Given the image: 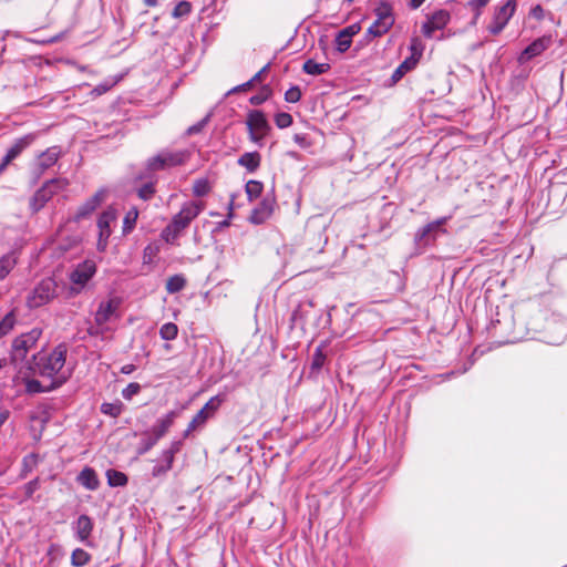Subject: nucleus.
Here are the masks:
<instances>
[{
	"label": "nucleus",
	"mask_w": 567,
	"mask_h": 567,
	"mask_svg": "<svg viewBox=\"0 0 567 567\" xmlns=\"http://www.w3.org/2000/svg\"><path fill=\"white\" fill-rule=\"evenodd\" d=\"M66 348L59 344L50 351H41L33 355L29 369L41 377H55L65 363Z\"/></svg>",
	"instance_id": "nucleus-1"
},
{
	"label": "nucleus",
	"mask_w": 567,
	"mask_h": 567,
	"mask_svg": "<svg viewBox=\"0 0 567 567\" xmlns=\"http://www.w3.org/2000/svg\"><path fill=\"white\" fill-rule=\"evenodd\" d=\"M120 305L121 299L117 297H110L105 300H102L95 312V324L89 329V333L92 336H99L110 331L109 323L113 319L117 318Z\"/></svg>",
	"instance_id": "nucleus-2"
},
{
	"label": "nucleus",
	"mask_w": 567,
	"mask_h": 567,
	"mask_svg": "<svg viewBox=\"0 0 567 567\" xmlns=\"http://www.w3.org/2000/svg\"><path fill=\"white\" fill-rule=\"evenodd\" d=\"M516 8V0H506L504 3L496 6L487 25V31L493 35L499 34L514 16Z\"/></svg>",
	"instance_id": "nucleus-3"
},
{
	"label": "nucleus",
	"mask_w": 567,
	"mask_h": 567,
	"mask_svg": "<svg viewBox=\"0 0 567 567\" xmlns=\"http://www.w3.org/2000/svg\"><path fill=\"white\" fill-rule=\"evenodd\" d=\"M117 212L113 207H107L97 218V250L105 251L109 245V238L112 235V225L116 223Z\"/></svg>",
	"instance_id": "nucleus-4"
},
{
	"label": "nucleus",
	"mask_w": 567,
	"mask_h": 567,
	"mask_svg": "<svg viewBox=\"0 0 567 567\" xmlns=\"http://www.w3.org/2000/svg\"><path fill=\"white\" fill-rule=\"evenodd\" d=\"M377 20L369 28L368 33L372 37H381L386 33L394 23L392 8L388 3H380L375 9Z\"/></svg>",
	"instance_id": "nucleus-5"
},
{
	"label": "nucleus",
	"mask_w": 567,
	"mask_h": 567,
	"mask_svg": "<svg viewBox=\"0 0 567 567\" xmlns=\"http://www.w3.org/2000/svg\"><path fill=\"white\" fill-rule=\"evenodd\" d=\"M249 137L254 143H260V141L268 134L270 126L265 116L260 111H250L247 115L246 121Z\"/></svg>",
	"instance_id": "nucleus-6"
},
{
	"label": "nucleus",
	"mask_w": 567,
	"mask_h": 567,
	"mask_svg": "<svg viewBox=\"0 0 567 567\" xmlns=\"http://www.w3.org/2000/svg\"><path fill=\"white\" fill-rule=\"evenodd\" d=\"M41 332L32 330L17 338L12 344V360L14 362L23 361L28 352L35 347Z\"/></svg>",
	"instance_id": "nucleus-7"
},
{
	"label": "nucleus",
	"mask_w": 567,
	"mask_h": 567,
	"mask_svg": "<svg viewBox=\"0 0 567 567\" xmlns=\"http://www.w3.org/2000/svg\"><path fill=\"white\" fill-rule=\"evenodd\" d=\"M56 285L53 279H43L28 298L31 308L40 307L49 302L55 296Z\"/></svg>",
	"instance_id": "nucleus-8"
},
{
	"label": "nucleus",
	"mask_w": 567,
	"mask_h": 567,
	"mask_svg": "<svg viewBox=\"0 0 567 567\" xmlns=\"http://www.w3.org/2000/svg\"><path fill=\"white\" fill-rule=\"evenodd\" d=\"M68 182L62 178L52 179L43 185L33 196L31 205L34 210H39L44 204L59 190L64 189Z\"/></svg>",
	"instance_id": "nucleus-9"
},
{
	"label": "nucleus",
	"mask_w": 567,
	"mask_h": 567,
	"mask_svg": "<svg viewBox=\"0 0 567 567\" xmlns=\"http://www.w3.org/2000/svg\"><path fill=\"white\" fill-rule=\"evenodd\" d=\"M204 205L202 202L186 203L183 205L179 213L173 217L171 223L175 228L182 231L202 213Z\"/></svg>",
	"instance_id": "nucleus-10"
},
{
	"label": "nucleus",
	"mask_w": 567,
	"mask_h": 567,
	"mask_svg": "<svg viewBox=\"0 0 567 567\" xmlns=\"http://www.w3.org/2000/svg\"><path fill=\"white\" fill-rule=\"evenodd\" d=\"M185 152H162L150 158L148 167L152 171L164 169L183 164L186 161Z\"/></svg>",
	"instance_id": "nucleus-11"
},
{
	"label": "nucleus",
	"mask_w": 567,
	"mask_h": 567,
	"mask_svg": "<svg viewBox=\"0 0 567 567\" xmlns=\"http://www.w3.org/2000/svg\"><path fill=\"white\" fill-rule=\"evenodd\" d=\"M107 192L105 189L97 190L93 196L86 199L74 213L72 219L80 221L92 215V213L106 199Z\"/></svg>",
	"instance_id": "nucleus-12"
},
{
	"label": "nucleus",
	"mask_w": 567,
	"mask_h": 567,
	"mask_svg": "<svg viewBox=\"0 0 567 567\" xmlns=\"http://www.w3.org/2000/svg\"><path fill=\"white\" fill-rule=\"evenodd\" d=\"M451 14L446 10H437L430 14L422 25V32L426 38H431L436 30H442L450 22Z\"/></svg>",
	"instance_id": "nucleus-13"
},
{
	"label": "nucleus",
	"mask_w": 567,
	"mask_h": 567,
	"mask_svg": "<svg viewBox=\"0 0 567 567\" xmlns=\"http://www.w3.org/2000/svg\"><path fill=\"white\" fill-rule=\"evenodd\" d=\"M182 442L175 441L171 444V446L163 451L161 456V463L155 465L152 470V475L154 477L162 476L166 474L173 466L175 455L181 451Z\"/></svg>",
	"instance_id": "nucleus-14"
},
{
	"label": "nucleus",
	"mask_w": 567,
	"mask_h": 567,
	"mask_svg": "<svg viewBox=\"0 0 567 567\" xmlns=\"http://www.w3.org/2000/svg\"><path fill=\"white\" fill-rule=\"evenodd\" d=\"M96 271L95 262L92 260H85L71 272L70 279L76 290L82 289L86 282L93 277Z\"/></svg>",
	"instance_id": "nucleus-15"
},
{
	"label": "nucleus",
	"mask_w": 567,
	"mask_h": 567,
	"mask_svg": "<svg viewBox=\"0 0 567 567\" xmlns=\"http://www.w3.org/2000/svg\"><path fill=\"white\" fill-rule=\"evenodd\" d=\"M551 43V37H542L532 42L519 55V63H525L543 53Z\"/></svg>",
	"instance_id": "nucleus-16"
},
{
	"label": "nucleus",
	"mask_w": 567,
	"mask_h": 567,
	"mask_svg": "<svg viewBox=\"0 0 567 567\" xmlns=\"http://www.w3.org/2000/svg\"><path fill=\"white\" fill-rule=\"evenodd\" d=\"M74 529L78 539L86 543L93 530V523L89 516L81 515L74 524Z\"/></svg>",
	"instance_id": "nucleus-17"
},
{
	"label": "nucleus",
	"mask_w": 567,
	"mask_h": 567,
	"mask_svg": "<svg viewBox=\"0 0 567 567\" xmlns=\"http://www.w3.org/2000/svg\"><path fill=\"white\" fill-rule=\"evenodd\" d=\"M31 143V137L24 136L18 140L7 152L3 161L0 165V171H2L11 161H13L29 144Z\"/></svg>",
	"instance_id": "nucleus-18"
},
{
	"label": "nucleus",
	"mask_w": 567,
	"mask_h": 567,
	"mask_svg": "<svg viewBox=\"0 0 567 567\" xmlns=\"http://www.w3.org/2000/svg\"><path fill=\"white\" fill-rule=\"evenodd\" d=\"M78 482L89 491H95L99 488L100 481L95 471L91 467H84L78 475Z\"/></svg>",
	"instance_id": "nucleus-19"
},
{
	"label": "nucleus",
	"mask_w": 567,
	"mask_h": 567,
	"mask_svg": "<svg viewBox=\"0 0 567 567\" xmlns=\"http://www.w3.org/2000/svg\"><path fill=\"white\" fill-rule=\"evenodd\" d=\"M175 416V412H169L164 417L159 419L152 429V436L156 440H159L162 436H164L168 429L173 425Z\"/></svg>",
	"instance_id": "nucleus-20"
},
{
	"label": "nucleus",
	"mask_w": 567,
	"mask_h": 567,
	"mask_svg": "<svg viewBox=\"0 0 567 567\" xmlns=\"http://www.w3.org/2000/svg\"><path fill=\"white\" fill-rule=\"evenodd\" d=\"M238 164L249 172H255L260 165V155L257 152L244 153L238 158Z\"/></svg>",
	"instance_id": "nucleus-21"
},
{
	"label": "nucleus",
	"mask_w": 567,
	"mask_h": 567,
	"mask_svg": "<svg viewBox=\"0 0 567 567\" xmlns=\"http://www.w3.org/2000/svg\"><path fill=\"white\" fill-rule=\"evenodd\" d=\"M271 213L272 204L264 200L261 205L251 213L250 220L254 224H261L271 215Z\"/></svg>",
	"instance_id": "nucleus-22"
},
{
	"label": "nucleus",
	"mask_w": 567,
	"mask_h": 567,
	"mask_svg": "<svg viewBox=\"0 0 567 567\" xmlns=\"http://www.w3.org/2000/svg\"><path fill=\"white\" fill-rule=\"evenodd\" d=\"M330 65L328 63H318L313 60H307L303 63L302 70L310 75H320L328 72Z\"/></svg>",
	"instance_id": "nucleus-23"
},
{
	"label": "nucleus",
	"mask_w": 567,
	"mask_h": 567,
	"mask_svg": "<svg viewBox=\"0 0 567 567\" xmlns=\"http://www.w3.org/2000/svg\"><path fill=\"white\" fill-rule=\"evenodd\" d=\"M59 154L60 152L56 147L47 150L39 156L40 166L43 168L52 166L58 161Z\"/></svg>",
	"instance_id": "nucleus-24"
},
{
	"label": "nucleus",
	"mask_w": 567,
	"mask_h": 567,
	"mask_svg": "<svg viewBox=\"0 0 567 567\" xmlns=\"http://www.w3.org/2000/svg\"><path fill=\"white\" fill-rule=\"evenodd\" d=\"M416 66L414 58H406L393 72L392 79L394 82L401 80L405 73Z\"/></svg>",
	"instance_id": "nucleus-25"
},
{
	"label": "nucleus",
	"mask_w": 567,
	"mask_h": 567,
	"mask_svg": "<svg viewBox=\"0 0 567 567\" xmlns=\"http://www.w3.org/2000/svg\"><path fill=\"white\" fill-rule=\"evenodd\" d=\"M209 417L202 411L199 410L198 413L192 419V421L189 422L185 433H184V436H188L192 432L196 431L197 429L204 426V424L207 422Z\"/></svg>",
	"instance_id": "nucleus-26"
},
{
	"label": "nucleus",
	"mask_w": 567,
	"mask_h": 567,
	"mask_svg": "<svg viewBox=\"0 0 567 567\" xmlns=\"http://www.w3.org/2000/svg\"><path fill=\"white\" fill-rule=\"evenodd\" d=\"M107 483L110 486H124L127 483V476L120 471L109 470L106 472Z\"/></svg>",
	"instance_id": "nucleus-27"
},
{
	"label": "nucleus",
	"mask_w": 567,
	"mask_h": 567,
	"mask_svg": "<svg viewBox=\"0 0 567 567\" xmlns=\"http://www.w3.org/2000/svg\"><path fill=\"white\" fill-rule=\"evenodd\" d=\"M186 285V279L182 275H175L167 279L166 281V290L169 293H175L184 289Z\"/></svg>",
	"instance_id": "nucleus-28"
},
{
	"label": "nucleus",
	"mask_w": 567,
	"mask_h": 567,
	"mask_svg": "<svg viewBox=\"0 0 567 567\" xmlns=\"http://www.w3.org/2000/svg\"><path fill=\"white\" fill-rule=\"evenodd\" d=\"M138 217V212L135 207L131 208L123 219V234L126 235L133 230Z\"/></svg>",
	"instance_id": "nucleus-29"
},
{
	"label": "nucleus",
	"mask_w": 567,
	"mask_h": 567,
	"mask_svg": "<svg viewBox=\"0 0 567 567\" xmlns=\"http://www.w3.org/2000/svg\"><path fill=\"white\" fill-rule=\"evenodd\" d=\"M224 402V396L215 395L208 400V402L200 409L209 419L216 413L221 403Z\"/></svg>",
	"instance_id": "nucleus-30"
},
{
	"label": "nucleus",
	"mask_w": 567,
	"mask_h": 567,
	"mask_svg": "<svg viewBox=\"0 0 567 567\" xmlns=\"http://www.w3.org/2000/svg\"><path fill=\"white\" fill-rule=\"evenodd\" d=\"M446 221V218H441L435 221H432L427 224L425 227H423L416 235L417 240H423L427 236L431 235V233L440 229Z\"/></svg>",
	"instance_id": "nucleus-31"
},
{
	"label": "nucleus",
	"mask_w": 567,
	"mask_h": 567,
	"mask_svg": "<svg viewBox=\"0 0 567 567\" xmlns=\"http://www.w3.org/2000/svg\"><path fill=\"white\" fill-rule=\"evenodd\" d=\"M90 561V555L82 548H76L72 551L71 564L74 567H83Z\"/></svg>",
	"instance_id": "nucleus-32"
},
{
	"label": "nucleus",
	"mask_w": 567,
	"mask_h": 567,
	"mask_svg": "<svg viewBox=\"0 0 567 567\" xmlns=\"http://www.w3.org/2000/svg\"><path fill=\"white\" fill-rule=\"evenodd\" d=\"M262 184L258 181H249L246 184V194L248 196V199L251 202L256 198H258L261 195L262 192Z\"/></svg>",
	"instance_id": "nucleus-33"
},
{
	"label": "nucleus",
	"mask_w": 567,
	"mask_h": 567,
	"mask_svg": "<svg viewBox=\"0 0 567 567\" xmlns=\"http://www.w3.org/2000/svg\"><path fill=\"white\" fill-rule=\"evenodd\" d=\"M16 264L17 260L13 255L3 256L0 259V280L11 271Z\"/></svg>",
	"instance_id": "nucleus-34"
},
{
	"label": "nucleus",
	"mask_w": 567,
	"mask_h": 567,
	"mask_svg": "<svg viewBox=\"0 0 567 567\" xmlns=\"http://www.w3.org/2000/svg\"><path fill=\"white\" fill-rule=\"evenodd\" d=\"M178 328L175 323L168 322L161 327L159 334L162 339L171 341L177 337Z\"/></svg>",
	"instance_id": "nucleus-35"
},
{
	"label": "nucleus",
	"mask_w": 567,
	"mask_h": 567,
	"mask_svg": "<svg viewBox=\"0 0 567 567\" xmlns=\"http://www.w3.org/2000/svg\"><path fill=\"white\" fill-rule=\"evenodd\" d=\"M101 411L104 414H107L110 416L116 417L122 412V403L121 402L103 403L101 405Z\"/></svg>",
	"instance_id": "nucleus-36"
},
{
	"label": "nucleus",
	"mask_w": 567,
	"mask_h": 567,
	"mask_svg": "<svg viewBox=\"0 0 567 567\" xmlns=\"http://www.w3.org/2000/svg\"><path fill=\"white\" fill-rule=\"evenodd\" d=\"M192 11V4L190 2L188 1H179L174 10H173V17L178 19V18H182L184 16H187L189 12Z\"/></svg>",
	"instance_id": "nucleus-37"
},
{
	"label": "nucleus",
	"mask_w": 567,
	"mask_h": 567,
	"mask_svg": "<svg viewBox=\"0 0 567 567\" xmlns=\"http://www.w3.org/2000/svg\"><path fill=\"white\" fill-rule=\"evenodd\" d=\"M181 230H178L177 228H175V226L171 223L169 225H167L164 230L162 231V238L166 241V243H171L173 244L176 238L178 237Z\"/></svg>",
	"instance_id": "nucleus-38"
},
{
	"label": "nucleus",
	"mask_w": 567,
	"mask_h": 567,
	"mask_svg": "<svg viewBox=\"0 0 567 567\" xmlns=\"http://www.w3.org/2000/svg\"><path fill=\"white\" fill-rule=\"evenodd\" d=\"M14 317L12 313H8L0 322V338L8 334L14 326Z\"/></svg>",
	"instance_id": "nucleus-39"
},
{
	"label": "nucleus",
	"mask_w": 567,
	"mask_h": 567,
	"mask_svg": "<svg viewBox=\"0 0 567 567\" xmlns=\"http://www.w3.org/2000/svg\"><path fill=\"white\" fill-rule=\"evenodd\" d=\"M271 95V90L267 86L262 87V90L256 94V95H252L249 100V102L252 104V105H259L261 103H264L265 101H267Z\"/></svg>",
	"instance_id": "nucleus-40"
},
{
	"label": "nucleus",
	"mask_w": 567,
	"mask_h": 567,
	"mask_svg": "<svg viewBox=\"0 0 567 567\" xmlns=\"http://www.w3.org/2000/svg\"><path fill=\"white\" fill-rule=\"evenodd\" d=\"M352 40L348 39L341 31L336 37V48L339 52H346L351 47Z\"/></svg>",
	"instance_id": "nucleus-41"
},
{
	"label": "nucleus",
	"mask_w": 567,
	"mask_h": 567,
	"mask_svg": "<svg viewBox=\"0 0 567 567\" xmlns=\"http://www.w3.org/2000/svg\"><path fill=\"white\" fill-rule=\"evenodd\" d=\"M410 50H411V56L410 58H414L415 59V63L417 64L420 58L422 56V52H423V45H422L421 41L417 38H413L412 39L411 45H410Z\"/></svg>",
	"instance_id": "nucleus-42"
},
{
	"label": "nucleus",
	"mask_w": 567,
	"mask_h": 567,
	"mask_svg": "<svg viewBox=\"0 0 567 567\" xmlns=\"http://www.w3.org/2000/svg\"><path fill=\"white\" fill-rule=\"evenodd\" d=\"M275 123L279 128H286L292 124V116L288 113H278L275 116Z\"/></svg>",
	"instance_id": "nucleus-43"
},
{
	"label": "nucleus",
	"mask_w": 567,
	"mask_h": 567,
	"mask_svg": "<svg viewBox=\"0 0 567 567\" xmlns=\"http://www.w3.org/2000/svg\"><path fill=\"white\" fill-rule=\"evenodd\" d=\"M210 187L206 179H198L194 183L193 192L196 196H204L209 192Z\"/></svg>",
	"instance_id": "nucleus-44"
},
{
	"label": "nucleus",
	"mask_w": 567,
	"mask_h": 567,
	"mask_svg": "<svg viewBox=\"0 0 567 567\" xmlns=\"http://www.w3.org/2000/svg\"><path fill=\"white\" fill-rule=\"evenodd\" d=\"M140 391H141V385L136 382H132L122 391V396L125 400H131Z\"/></svg>",
	"instance_id": "nucleus-45"
},
{
	"label": "nucleus",
	"mask_w": 567,
	"mask_h": 567,
	"mask_svg": "<svg viewBox=\"0 0 567 567\" xmlns=\"http://www.w3.org/2000/svg\"><path fill=\"white\" fill-rule=\"evenodd\" d=\"M301 99V91L298 86H292L285 93V100L289 103H297Z\"/></svg>",
	"instance_id": "nucleus-46"
},
{
	"label": "nucleus",
	"mask_w": 567,
	"mask_h": 567,
	"mask_svg": "<svg viewBox=\"0 0 567 567\" xmlns=\"http://www.w3.org/2000/svg\"><path fill=\"white\" fill-rule=\"evenodd\" d=\"M326 355L323 354L321 348H318L312 358V368L320 369L324 364Z\"/></svg>",
	"instance_id": "nucleus-47"
},
{
	"label": "nucleus",
	"mask_w": 567,
	"mask_h": 567,
	"mask_svg": "<svg viewBox=\"0 0 567 567\" xmlns=\"http://www.w3.org/2000/svg\"><path fill=\"white\" fill-rule=\"evenodd\" d=\"M360 31V27L358 24H351L344 29L341 30V33H343L348 39L352 40V38L358 34Z\"/></svg>",
	"instance_id": "nucleus-48"
},
{
	"label": "nucleus",
	"mask_w": 567,
	"mask_h": 567,
	"mask_svg": "<svg viewBox=\"0 0 567 567\" xmlns=\"http://www.w3.org/2000/svg\"><path fill=\"white\" fill-rule=\"evenodd\" d=\"M47 389H48V388H43V386H41L40 382H39V381H37V380H29V381L27 382V390H28L29 392H33V393H35V392L44 391V390H47Z\"/></svg>",
	"instance_id": "nucleus-49"
},
{
	"label": "nucleus",
	"mask_w": 567,
	"mask_h": 567,
	"mask_svg": "<svg viewBox=\"0 0 567 567\" xmlns=\"http://www.w3.org/2000/svg\"><path fill=\"white\" fill-rule=\"evenodd\" d=\"M489 0H470L468 6L477 10L475 19L480 16V9L485 7Z\"/></svg>",
	"instance_id": "nucleus-50"
},
{
	"label": "nucleus",
	"mask_w": 567,
	"mask_h": 567,
	"mask_svg": "<svg viewBox=\"0 0 567 567\" xmlns=\"http://www.w3.org/2000/svg\"><path fill=\"white\" fill-rule=\"evenodd\" d=\"M529 16L536 20H542L545 16V12L542 6L537 4L534 8H532Z\"/></svg>",
	"instance_id": "nucleus-51"
},
{
	"label": "nucleus",
	"mask_w": 567,
	"mask_h": 567,
	"mask_svg": "<svg viewBox=\"0 0 567 567\" xmlns=\"http://www.w3.org/2000/svg\"><path fill=\"white\" fill-rule=\"evenodd\" d=\"M154 193V188L152 185H145L140 189L138 195L143 199H148Z\"/></svg>",
	"instance_id": "nucleus-52"
},
{
	"label": "nucleus",
	"mask_w": 567,
	"mask_h": 567,
	"mask_svg": "<svg viewBox=\"0 0 567 567\" xmlns=\"http://www.w3.org/2000/svg\"><path fill=\"white\" fill-rule=\"evenodd\" d=\"M209 120V115H207L202 122H199L198 124L196 125H193L188 128V133L189 134H195V133H198L208 122Z\"/></svg>",
	"instance_id": "nucleus-53"
},
{
	"label": "nucleus",
	"mask_w": 567,
	"mask_h": 567,
	"mask_svg": "<svg viewBox=\"0 0 567 567\" xmlns=\"http://www.w3.org/2000/svg\"><path fill=\"white\" fill-rule=\"evenodd\" d=\"M251 85H252V81H248V82H246V83H244V84H241V85H238V86L234 87V89L230 91V93H231V92H241V91H247V90H249V89H250V86H251Z\"/></svg>",
	"instance_id": "nucleus-54"
},
{
	"label": "nucleus",
	"mask_w": 567,
	"mask_h": 567,
	"mask_svg": "<svg viewBox=\"0 0 567 567\" xmlns=\"http://www.w3.org/2000/svg\"><path fill=\"white\" fill-rule=\"evenodd\" d=\"M157 441H158V440H156V439H155V437H153V436H152V437H150V439L145 442V445H144L143 452H146V451H148L150 449H152V447L156 444V442H157Z\"/></svg>",
	"instance_id": "nucleus-55"
},
{
	"label": "nucleus",
	"mask_w": 567,
	"mask_h": 567,
	"mask_svg": "<svg viewBox=\"0 0 567 567\" xmlns=\"http://www.w3.org/2000/svg\"><path fill=\"white\" fill-rule=\"evenodd\" d=\"M134 370H135V367L133 364H126V365L122 367L121 372L124 373V374H130Z\"/></svg>",
	"instance_id": "nucleus-56"
},
{
	"label": "nucleus",
	"mask_w": 567,
	"mask_h": 567,
	"mask_svg": "<svg viewBox=\"0 0 567 567\" xmlns=\"http://www.w3.org/2000/svg\"><path fill=\"white\" fill-rule=\"evenodd\" d=\"M266 70H267V66L261 69L250 81H252V83L261 81V76L266 72Z\"/></svg>",
	"instance_id": "nucleus-57"
},
{
	"label": "nucleus",
	"mask_w": 567,
	"mask_h": 567,
	"mask_svg": "<svg viewBox=\"0 0 567 567\" xmlns=\"http://www.w3.org/2000/svg\"><path fill=\"white\" fill-rule=\"evenodd\" d=\"M425 0H411V7L416 9L419 8Z\"/></svg>",
	"instance_id": "nucleus-58"
},
{
	"label": "nucleus",
	"mask_w": 567,
	"mask_h": 567,
	"mask_svg": "<svg viewBox=\"0 0 567 567\" xmlns=\"http://www.w3.org/2000/svg\"><path fill=\"white\" fill-rule=\"evenodd\" d=\"M110 87L109 86H97L94 89L95 92H97V94H102L104 92H106Z\"/></svg>",
	"instance_id": "nucleus-59"
},
{
	"label": "nucleus",
	"mask_w": 567,
	"mask_h": 567,
	"mask_svg": "<svg viewBox=\"0 0 567 567\" xmlns=\"http://www.w3.org/2000/svg\"><path fill=\"white\" fill-rule=\"evenodd\" d=\"M144 2L148 7H155L157 4L156 0H144Z\"/></svg>",
	"instance_id": "nucleus-60"
},
{
	"label": "nucleus",
	"mask_w": 567,
	"mask_h": 567,
	"mask_svg": "<svg viewBox=\"0 0 567 567\" xmlns=\"http://www.w3.org/2000/svg\"><path fill=\"white\" fill-rule=\"evenodd\" d=\"M33 489H34V486H33L32 484H29V485H28V492H29V494H31V493L33 492Z\"/></svg>",
	"instance_id": "nucleus-61"
},
{
	"label": "nucleus",
	"mask_w": 567,
	"mask_h": 567,
	"mask_svg": "<svg viewBox=\"0 0 567 567\" xmlns=\"http://www.w3.org/2000/svg\"><path fill=\"white\" fill-rule=\"evenodd\" d=\"M7 361L6 359H0V369L6 365Z\"/></svg>",
	"instance_id": "nucleus-62"
},
{
	"label": "nucleus",
	"mask_w": 567,
	"mask_h": 567,
	"mask_svg": "<svg viewBox=\"0 0 567 567\" xmlns=\"http://www.w3.org/2000/svg\"><path fill=\"white\" fill-rule=\"evenodd\" d=\"M33 421H39L41 424L43 423V419H39V417H33Z\"/></svg>",
	"instance_id": "nucleus-63"
},
{
	"label": "nucleus",
	"mask_w": 567,
	"mask_h": 567,
	"mask_svg": "<svg viewBox=\"0 0 567 567\" xmlns=\"http://www.w3.org/2000/svg\"><path fill=\"white\" fill-rule=\"evenodd\" d=\"M59 384H61V381L53 382V383H52V386H55V385H59Z\"/></svg>",
	"instance_id": "nucleus-64"
}]
</instances>
